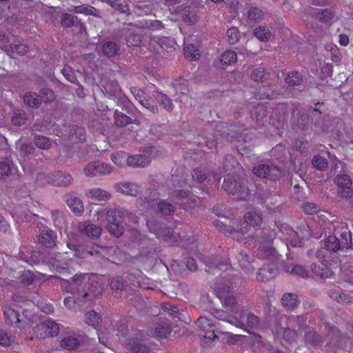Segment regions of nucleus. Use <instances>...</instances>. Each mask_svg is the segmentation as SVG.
Returning <instances> with one entry per match:
<instances>
[{
	"label": "nucleus",
	"instance_id": "obj_33",
	"mask_svg": "<svg viewBox=\"0 0 353 353\" xmlns=\"http://www.w3.org/2000/svg\"><path fill=\"white\" fill-rule=\"evenodd\" d=\"M68 247L70 250L74 252V256L81 259H85L88 256H92L94 253L98 254L99 252L97 250H90L88 248H85L83 245L74 243H68Z\"/></svg>",
	"mask_w": 353,
	"mask_h": 353
},
{
	"label": "nucleus",
	"instance_id": "obj_48",
	"mask_svg": "<svg viewBox=\"0 0 353 353\" xmlns=\"http://www.w3.org/2000/svg\"><path fill=\"white\" fill-rule=\"evenodd\" d=\"M35 148L32 143L24 142L20 144L19 154L21 157H29L34 154Z\"/></svg>",
	"mask_w": 353,
	"mask_h": 353
},
{
	"label": "nucleus",
	"instance_id": "obj_31",
	"mask_svg": "<svg viewBox=\"0 0 353 353\" xmlns=\"http://www.w3.org/2000/svg\"><path fill=\"white\" fill-rule=\"evenodd\" d=\"M153 97L159 105L163 109L168 112H172L173 110L174 106L172 100L168 95L160 92H155Z\"/></svg>",
	"mask_w": 353,
	"mask_h": 353
},
{
	"label": "nucleus",
	"instance_id": "obj_11",
	"mask_svg": "<svg viewBox=\"0 0 353 353\" xmlns=\"http://www.w3.org/2000/svg\"><path fill=\"white\" fill-rule=\"evenodd\" d=\"M279 274V270L274 263L265 264L259 269L256 279L261 282H267L274 279Z\"/></svg>",
	"mask_w": 353,
	"mask_h": 353
},
{
	"label": "nucleus",
	"instance_id": "obj_63",
	"mask_svg": "<svg viewBox=\"0 0 353 353\" xmlns=\"http://www.w3.org/2000/svg\"><path fill=\"white\" fill-rule=\"evenodd\" d=\"M312 165L319 170H325L328 167L327 160L320 155H316L312 159Z\"/></svg>",
	"mask_w": 353,
	"mask_h": 353
},
{
	"label": "nucleus",
	"instance_id": "obj_16",
	"mask_svg": "<svg viewBox=\"0 0 353 353\" xmlns=\"http://www.w3.org/2000/svg\"><path fill=\"white\" fill-rule=\"evenodd\" d=\"M65 200L68 206L74 214L79 216L83 213L84 210L83 202L74 192L65 194Z\"/></svg>",
	"mask_w": 353,
	"mask_h": 353
},
{
	"label": "nucleus",
	"instance_id": "obj_12",
	"mask_svg": "<svg viewBox=\"0 0 353 353\" xmlns=\"http://www.w3.org/2000/svg\"><path fill=\"white\" fill-rule=\"evenodd\" d=\"M85 340V336L80 334L76 336H66L61 341V345L67 350H77L83 345Z\"/></svg>",
	"mask_w": 353,
	"mask_h": 353
},
{
	"label": "nucleus",
	"instance_id": "obj_53",
	"mask_svg": "<svg viewBox=\"0 0 353 353\" xmlns=\"http://www.w3.org/2000/svg\"><path fill=\"white\" fill-rule=\"evenodd\" d=\"M34 144L40 149L48 150L50 148L52 143L51 140L42 135H35L34 137Z\"/></svg>",
	"mask_w": 353,
	"mask_h": 353
},
{
	"label": "nucleus",
	"instance_id": "obj_5",
	"mask_svg": "<svg viewBox=\"0 0 353 353\" xmlns=\"http://www.w3.org/2000/svg\"><path fill=\"white\" fill-rule=\"evenodd\" d=\"M123 213L121 209H110L106 212V229L113 236H121L124 232Z\"/></svg>",
	"mask_w": 353,
	"mask_h": 353
},
{
	"label": "nucleus",
	"instance_id": "obj_27",
	"mask_svg": "<svg viewBox=\"0 0 353 353\" xmlns=\"http://www.w3.org/2000/svg\"><path fill=\"white\" fill-rule=\"evenodd\" d=\"M114 188L117 192L133 196H137L139 192V186L130 182L118 183L114 185Z\"/></svg>",
	"mask_w": 353,
	"mask_h": 353
},
{
	"label": "nucleus",
	"instance_id": "obj_3",
	"mask_svg": "<svg viewBox=\"0 0 353 353\" xmlns=\"http://www.w3.org/2000/svg\"><path fill=\"white\" fill-rule=\"evenodd\" d=\"M248 179L242 177L233 179L228 177L224 180L223 189L238 200H247L251 196V190L248 186Z\"/></svg>",
	"mask_w": 353,
	"mask_h": 353
},
{
	"label": "nucleus",
	"instance_id": "obj_46",
	"mask_svg": "<svg viewBox=\"0 0 353 353\" xmlns=\"http://www.w3.org/2000/svg\"><path fill=\"white\" fill-rule=\"evenodd\" d=\"M88 195L90 198L95 199L98 201H107L111 196V194L108 192L99 188L90 190Z\"/></svg>",
	"mask_w": 353,
	"mask_h": 353
},
{
	"label": "nucleus",
	"instance_id": "obj_9",
	"mask_svg": "<svg viewBox=\"0 0 353 353\" xmlns=\"http://www.w3.org/2000/svg\"><path fill=\"white\" fill-rule=\"evenodd\" d=\"M293 125L302 131L308 130L312 123V119L308 113L304 110L294 109L292 112Z\"/></svg>",
	"mask_w": 353,
	"mask_h": 353
},
{
	"label": "nucleus",
	"instance_id": "obj_43",
	"mask_svg": "<svg viewBox=\"0 0 353 353\" xmlns=\"http://www.w3.org/2000/svg\"><path fill=\"white\" fill-rule=\"evenodd\" d=\"M179 204L181 205V208L184 210L192 209L199 205L200 199L196 195H193L190 193L186 200L179 202Z\"/></svg>",
	"mask_w": 353,
	"mask_h": 353
},
{
	"label": "nucleus",
	"instance_id": "obj_62",
	"mask_svg": "<svg viewBox=\"0 0 353 353\" xmlns=\"http://www.w3.org/2000/svg\"><path fill=\"white\" fill-rule=\"evenodd\" d=\"M105 2L114 9L121 12V13H125L129 10L128 5L121 0H105Z\"/></svg>",
	"mask_w": 353,
	"mask_h": 353
},
{
	"label": "nucleus",
	"instance_id": "obj_56",
	"mask_svg": "<svg viewBox=\"0 0 353 353\" xmlns=\"http://www.w3.org/2000/svg\"><path fill=\"white\" fill-rule=\"evenodd\" d=\"M237 56L234 51L228 50L224 52L220 57V61L222 65H230L236 62Z\"/></svg>",
	"mask_w": 353,
	"mask_h": 353
},
{
	"label": "nucleus",
	"instance_id": "obj_37",
	"mask_svg": "<svg viewBox=\"0 0 353 353\" xmlns=\"http://www.w3.org/2000/svg\"><path fill=\"white\" fill-rule=\"evenodd\" d=\"M23 101L30 108L35 109L38 108L41 104L38 93L34 92L26 93L23 96Z\"/></svg>",
	"mask_w": 353,
	"mask_h": 353
},
{
	"label": "nucleus",
	"instance_id": "obj_28",
	"mask_svg": "<svg viewBox=\"0 0 353 353\" xmlns=\"http://www.w3.org/2000/svg\"><path fill=\"white\" fill-rule=\"evenodd\" d=\"M57 234L51 230H42L39 235V243L46 247L52 248L56 245Z\"/></svg>",
	"mask_w": 353,
	"mask_h": 353
},
{
	"label": "nucleus",
	"instance_id": "obj_59",
	"mask_svg": "<svg viewBox=\"0 0 353 353\" xmlns=\"http://www.w3.org/2000/svg\"><path fill=\"white\" fill-rule=\"evenodd\" d=\"M261 99H275L279 95L280 93L274 89H272V86L269 85L267 87H263L261 89Z\"/></svg>",
	"mask_w": 353,
	"mask_h": 353
},
{
	"label": "nucleus",
	"instance_id": "obj_26",
	"mask_svg": "<svg viewBox=\"0 0 353 353\" xmlns=\"http://www.w3.org/2000/svg\"><path fill=\"white\" fill-rule=\"evenodd\" d=\"M114 98L116 99V103L119 107L121 108V109L125 110L127 113H130L132 103L122 92L120 88H116L114 92Z\"/></svg>",
	"mask_w": 353,
	"mask_h": 353
},
{
	"label": "nucleus",
	"instance_id": "obj_60",
	"mask_svg": "<svg viewBox=\"0 0 353 353\" xmlns=\"http://www.w3.org/2000/svg\"><path fill=\"white\" fill-rule=\"evenodd\" d=\"M176 92L181 94H185L188 92V82L185 79L180 78L172 83Z\"/></svg>",
	"mask_w": 353,
	"mask_h": 353
},
{
	"label": "nucleus",
	"instance_id": "obj_64",
	"mask_svg": "<svg viewBox=\"0 0 353 353\" xmlns=\"http://www.w3.org/2000/svg\"><path fill=\"white\" fill-rule=\"evenodd\" d=\"M329 296L337 301L339 303H351V298L349 295L341 293L339 291L330 290L329 292Z\"/></svg>",
	"mask_w": 353,
	"mask_h": 353
},
{
	"label": "nucleus",
	"instance_id": "obj_47",
	"mask_svg": "<svg viewBox=\"0 0 353 353\" xmlns=\"http://www.w3.org/2000/svg\"><path fill=\"white\" fill-rule=\"evenodd\" d=\"M39 99L41 102L45 103H49L52 102L55 99V94L54 92L48 88H42L39 89Z\"/></svg>",
	"mask_w": 353,
	"mask_h": 353
},
{
	"label": "nucleus",
	"instance_id": "obj_57",
	"mask_svg": "<svg viewBox=\"0 0 353 353\" xmlns=\"http://www.w3.org/2000/svg\"><path fill=\"white\" fill-rule=\"evenodd\" d=\"M76 13H82L87 15H92L94 17H99V10L94 7L91 6H75L74 9Z\"/></svg>",
	"mask_w": 353,
	"mask_h": 353
},
{
	"label": "nucleus",
	"instance_id": "obj_19",
	"mask_svg": "<svg viewBox=\"0 0 353 353\" xmlns=\"http://www.w3.org/2000/svg\"><path fill=\"white\" fill-rule=\"evenodd\" d=\"M49 179L54 185L58 187H67L73 181L70 174L61 171L54 172L49 176Z\"/></svg>",
	"mask_w": 353,
	"mask_h": 353
},
{
	"label": "nucleus",
	"instance_id": "obj_29",
	"mask_svg": "<svg viewBox=\"0 0 353 353\" xmlns=\"http://www.w3.org/2000/svg\"><path fill=\"white\" fill-rule=\"evenodd\" d=\"M49 262L52 264L53 268L59 272H62L68 268L67 259L61 253L54 254V256L49 259Z\"/></svg>",
	"mask_w": 353,
	"mask_h": 353
},
{
	"label": "nucleus",
	"instance_id": "obj_17",
	"mask_svg": "<svg viewBox=\"0 0 353 353\" xmlns=\"http://www.w3.org/2000/svg\"><path fill=\"white\" fill-rule=\"evenodd\" d=\"M151 162V158L148 154H132L128 157L126 163L132 168H145Z\"/></svg>",
	"mask_w": 353,
	"mask_h": 353
},
{
	"label": "nucleus",
	"instance_id": "obj_4",
	"mask_svg": "<svg viewBox=\"0 0 353 353\" xmlns=\"http://www.w3.org/2000/svg\"><path fill=\"white\" fill-rule=\"evenodd\" d=\"M352 234L347 228L341 232V239L334 235H330L324 241V248L330 252H337L345 249L351 248Z\"/></svg>",
	"mask_w": 353,
	"mask_h": 353
},
{
	"label": "nucleus",
	"instance_id": "obj_6",
	"mask_svg": "<svg viewBox=\"0 0 353 353\" xmlns=\"http://www.w3.org/2000/svg\"><path fill=\"white\" fill-rule=\"evenodd\" d=\"M195 324L198 328L203 332V338L209 341H212L218 339L217 334L219 333L223 334H229L228 331L221 329L220 325H217L215 323H213L211 319L205 316H200L195 322Z\"/></svg>",
	"mask_w": 353,
	"mask_h": 353
},
{
	"label": "nucleus",
	"instance_id": "obj_13",
	"mask_svg": "<svg viewBox=\"0 0 353 353\" xmlns=\"http://www.w3.org/2000/svg\"><path fill=\"white\" fill-rule=\"evenodd\" d=\"M335 183L342 189L341 196L348 198L352 196V179L350 176L345 174H339L334 179Z\"/></svg>",
	"mask_w": 353,
	"mask_h": 353
},
{
	"label": "nucleus",
	"instance_id": "obj_55",
	"mask_svg": "<svg viewBox=\"0 0 353 353\" xmlns=\"http://www.w3.org/2000/svg\"><path fill=\"white\" fill-rule=\"evenodd\" d=\"M130 351L132 353H149L150 348L149 347L141 343L138 340H133L130 343Z\"/></svg>",
	"mask_w": 353,
	"mask_h": 353
},
{
	"label": "nucleus",
	"instance_id": "obj_34",
	"mask_svg": "<svg viewBox=\"0 0 353 353\" xmlns=\"http://www.w3.org/2000/svg\"><path fill=\"white\" fill-rule=\"evenodd\" d=\"M39 327L43 330L48 336H57L59 332V325L51 320H47L39 324Z\"/></svg>",
	"mask_w": 353,
	"mask_h": 353
},
{
	"label": "nucleus",
	"instance_id": "obj_14",
	"mask_svg": "<svg viewBox=\"0 0 353 353\" xmlns=\"http://www.w3.org/2000/svg\"><path fill=\"white\" fill-rule=\"evenodd\" d=\"M114 124L118 128H125L130 123H134L137 125H141V121L137 118L132 119L126 114L115 110L113 115Z\"/></svg>",
	"mask_w": 353,
	"mask_h": 353
},
{
	"label": "nucleus",
	"instance_id": "obj_24",
	"mask_svg": "<svg viewBox=\"0 0 353 353\" xmlns=\"http://www.w3.org/2000/svg\"><path fill=\"white\" fill-rule=\"evenodd\" d=\"M303 338L305 344L314 348H319L324 342L322 336L314 330L305 332Z\"/></svg>",
	"mask_w": 353,
	"mask_h": 353
},
{
	"label": "nucleus",
	"instance_id": "obj_2",
	"mask_svg": "<svg viewBox=\"0 0 353 353\" xmlns=\"http://www.w3.org/2000/svg\"><path fill=\"white\" fill-rule=\"evenodd\" d=\"M230 131L231 130L227 124L217 125L213 134V141L215 142V146L217 147L223 140H225L227 142H233L241 154H248L251 151V142L247 141L244 135H232Z\"/></svg>",
	"mask_w": 353,
	"mask_h": 353
},
{
	"label": "nucleus",
	"instance_id": "obj_22",
	"mask_svg": "<svg viewBox=\"0 0 353 353\" xmlns=\"http://www.w3.org/2000/svg\"><path fill=\"white\" fill-rule=\"evenodd\" d=\"M78 231L89 237L97 238L101 234L102 228L96 224L84 222L78 225Z\"/></svg>",
	"mask_w": 353,
	"mask_h": 353
},
{
	"label": "nucleus",
	"instance_id": "obj_39",
	"mask_svg": "<svg viewBox=\"0 0 353 353\" xmlns=\"http://www.w3.org/2000/svg\"><path fill=\"white\" fill-rule=\"evenodd\" d=\"M282 303L289 310H294L299 305L298 296L295 294L286 293L282 297Z\"/></svg>",
	"mask_w": 353,
	"mask_h": 353
},
{
	"label": "nucleus",
	"instance_id": "obj_58",
	"mask_svg": "<svg viewBox=\"0 0 353 353\" xmlns=\"http://www.w3.org/2000/svg\"><path fill=\"white\" fill-rule=\"evenodd\" d=\"M184 55L191 60H197L201 57L199 50L193 44H189L184 48Z\"/></svg>",
	"mask_w": 353,
	"mask_h": 353
},
{
	"label": "nucleus",
	"instance_id": "obj_41",
	"mask_svg": "<svg viewBox=\"0 0 353 353\" xmlns=\"http://www.w3.org/2000/svg\"><path fill=\"white\" fill-rule=\"evenodd\" d=\"M157 235L161 237L165 241H176L177 234L170 228H162L156 231Z\"/></svg>",
	"mask_w": 353,
	"mask_h": 353
},
{
	"label": "nucleus",
	"instance_id": "obj_40",
	"mask_svg": "<svg viewBox=\"0 0 353 353\" xmlns=\"http://www.w3.org/2000/svg\"><path fill=\"white\" fill-rule=\"evenodd\" d=\"M321 267L316 263H312L310 266L311 270L317 276L322 279L329 278L332 275V270L326 265H322Z\"/></svg>",
	"mask_w": 353,
	"mask_h": 353
},
{
	"label": "nucleus",
	"instance_id": "obj_7",
	"mask_svg": "<svg viewBox=\"0 0 353 353\" xmlns=\"http://www.w3.org/2000/svg\"><path fill=\"white\" fill-rule=\"evenodd\" d=\"M252 172L259 178L270 181L279 180L283 174L281 168L272 163H257L252 168Z\"/></svg>",
	"mask_w": 353,
	"mask_h": 353
},
{
	"label": "nucleus",
	"instance_id": "obj_42",
	"mask_svg": "<svg viewBox=\"0 0 353 353\" xmlns=\"http://www.w3.org/2000/svg\"><path fill=\"white\" fill-rule=\"evenodd\" d=\"M144 37L142 34L132 32L126 38L128 47H139L142 45Z\"/></svg>",
	"mask_w": 353,
	"mask_h": 353
},
{
	"label": "nucleus",
	"instance_id": "obj_50",
	"mask_svg": "<svg viewBox=\"0 0 353 353\" xmlns=\"http://www.w3.org/2000/svg\"><path fill=\"white\" fill-rule=\"evenodd\" d=\"M315 14L322 23L330 22L334 17V13L330 9H316Z\"/></svg>",
	"mask_w": 353,
	"mask_h": 353
},
{
	"label": "nucleus",
	"instance_id": "obj_21",
	"mask_svg": "<svg viewBox=\"0 0 353 353\" xmlns=\"http://www.w3.org/2000/svg\"><path fill=\"white\" fill-rule=\"evenodd\" d=\"M263 219V216L261 209H251L244 214V223L253 227L261 225Z\"/></svg>",
	"mask_w": 353,
	"mask_h": 353
},
{
	"label": "nucleus",
	"instance_id": "obj_10",
	"mask_svg": "<svg viewBox=\"0 0 353 353\" xmlns=\"http://www.w3.org/2000/svg\"><path fill=\"white\" fill-rule=\"evenodd\" d=\"M111 172L110 166L101 161H92L88 163L84 168V173L87 176H95L109 174Z\"/></svg>",
	"mask_w": 353,
	"mask_h": 353
},
{
	"label": "nucleus",
	"instance_id": "obj_51",
	"mask_svg": "<svg viewBox=\"0 0 353 353\" xmlns=\"http://www.w3.org/2000/svg\"><path fill=\"white\" fill-rule=\"evenodd\" d=\"M60 25L63 28H70L74 25L75 19L77 17L69 13L61 12L59 15Z\"/></svg>",
	"mask_w": 353,
	"mask_h": 353
},
{
	"label": "nucleus",
	"instance_id": "obj_44",
	"mask_svg": "<svg viewBox=\"0 0 353 353\" xmlns=\"http://www.w3.org/2000/svg\"><path fill=\"white\" fill-rule=\"evenodd\" d=\"M109 283L111 289L114 290H123L128 285L126 280L119 275L112 277L110 279Z\"/></svg>",
	"mask_w": 353,
	"mask_h": 353
},
{
	"label": "nucleus",
	"instance_id": "obj_36",
	"mask_svg": "<svg viewBox=\"0 0 353 353\" xmlns=\"http://www.w3.org/2000/svg\"><path fill=\"white\" fill-rule=\"evenodd\" d=\"M26 262L30 264H40L47 261L46 254L40 250H32L30 256L23 258Z\"/></svg>",
	"mask_w": 353,
	"mask_h": 353
},
{
	"label": "nucleus",
	"instance_id": "obj_32",
	"mask_svg": "<svg viewBox=\"0 0 353 353\" xmlns=\"http://www.w3.org/2000/svg\"><path fill=\"white\" fill-rule=\"evenodd\" d=\"M251 118L253 121L260 125L263 123L267 117L266 108L262 105H256L250 112Z\"/></svg>",
	"mask_w": 353,
	"mask_h": 353
},
{
	"label": "nucleus",
	"instance_id": "obj_38",
	"mask_svg": "<svg viewBox=\"0 0 353 353\" xmlns=\"http://www.w3.org/2000/svg\"><path fill=\"white\" fill-rule=\"evenodd\" d=\"M270 76V73L263 67H257L252 69L250 77L254 81L263 82Z\"/></svg>",
	"mask_w": 353,
	"mask_h": 353
},
{
	"label": "nucleus",
	"instance_id": "obj_30",
	"mask_svg": "<svg viewBox=\"0 0 353 353\" xmlns=\"http://www.w3.org/2000/svg\"><path fill=\"white\" fill-rule=\"evenodd\" d=\"M2 310L3 312L5 322L7 325L11 326L13 324L19 323L21 321L19 319V312L15 311L11 307L5 305L2 307Z\"/></svg>",
	"mask_w": 353,
	"mask_h": 353
},
{
	"label": "nucleus",
	"instance_id": "obj_45",
	"mask_svg": "<svg viewBox=\"0 0 353 353\" xmlns=\"http://www.w3.org/2000/svg\"><path fill=\"white\" fill-rule=\"evenodd\" d=\"M27 114L24 110H17L12 114L11 122L14 125L20 126L25 124L27 121Z\"/></svg>",
	"mask_w": 353,
	"mask_h": 353
},
{
	"label": "nucleus",
	"instance_id": "obj_20",
	"mask_svg": "<svg viewBox=\"0 0 353 353\" xmlns=\"http://www.w3.org/2000/svg\"><path fill=\"white\" fill-rule=\"evenodd\" d=\"M212 314L217 319L229 323L232 325H234L237 327H243L244 324L241 322L237 318L233 316L232 315L229 314L226 312L218 310L213 309L211 312Z\"/></svg>",
	"mask_w": 353,
	"mask_h": 353
},
{
	"label": "nucleus",
	"instance_id": "obj_8",
	"mask_svg": "<svg viewBox=\"0 0 353 353\" xmlns=\"http://www.w3.org/2000/svg\"><path fill=\"white\" fill-rule=\"evenodd\" d=\"M236 258L238 261L239 267L241 270L247 274L252 273L256 267V258L254 255L250 252H246L245 250L239 251Z\"/></svg>",
	"mask_w": 353,
	"mask_h": 353
},
{
	"label": "nucleus",
	"instance_id": "obj_61",
	"mask_svg": "<svg viewBox=\"0 0 353 353\" xmlns=\"http://www.w3.org/2000/svg\"><path fill=\"white\" fill-rule=\"evenodd\" d=\"M157 193L155 191H150L146 196L144 197L143 203L144 207L146 208H152L156 205L158 203Z\"/></svg>",
	"mask_w": 353,
	"mask_h": 353
},
{
	"label": "nucleus",
	"instance_id": "obj_25",
	"mask_svg": "<svg viewBox=\"0 0 353 353\" xmlns=\"http://www.w3.org/2000/svg\"><path fill=\"white\" fill-rule=\"evenodd\" d=\"M5 51L10 57L16 59L18 56L24 55L28 51V48L25 44L14 41L10 44V47H6Z\"/></svg>",
	"mask_w": 353,
	"mask_h": 353
},
{
	"label": "nucleus",
	"instance_id": "obj_52",
	"mask_svg": "<svg viewBox=\"0 0 353 353\" xmlns=\"http://www.w3.org/2000/svg\"><path fill=\"white\" fill-rule=\"evenodd\" d=\"M302 81V76L297 71H292L289 72L285 79V82L290 86L300 85Z\"/></svg>",
	"mask_w": 353,
	"mask_h": 353
},
{
	"label": "nucleus",
	"instance_id": "obj_23",
	"mask_svg": "<svg viewBox=\"0 0 353 353\" xmlns=\"http://www.w3.org/2000/svg\"><path fill=\"white\" fill-rule=\"evenodd\" d=\"M259 250L263 258L272 261V263L279 260L281 254L276 250L272 244H261Z\"/></svg>",
	"mask_w": 353,
	"mask_h": 353
},
{
	"label": "nucleus",
	"instance_id": "obj_35",
	"mask_svg": "<svg viewBox=\"0 0 353 353\" xmlns=\"http://www.w3.org/2000/svg\"><path fill=\"white\" fill-rule=\"evenodd\" d=\"M283 268L286 272H289L295 276H299L302 278H306L308 276L307 270L299 265L284 263Z\"/></svg>",
	"mask_w": 353,
	"mask_h": 353
},
{
	"label": "nucleus",
	"instance_id": "obj_15",
	"mask_svg": "<svg viewBox=\"0 0 353 353\" xmlns=\"http://www.w3.org/2000/svg\"><path fill=\"white\" fill-rule=\"evenodd\" d=\"M241 169V165L232 154H227L222 161L223 172L228 175L236 174Z\"/></svg>",
	"mask_w": 353,
	"mask_h": 353
},
{
	"label": "nucleus",
	"instance_id": "obj_18",
	"mask_svg": "<svg viewBox=\"0 0 353 353\" xmlns=\"http://www.w3.org/2000/svg\"><path fill=\"white\" fill-rule=\"evenodd\" d=\"M101 52L108 58H115L121 54L120 46L113 41H104L101 46Z\"/></svg>",
	"mask_w": 353,
	"mask_h": 353
},
{
	"label": "nucleus",
	"instance_id": "obj_54",
	"mask_svg": "<svg viewBox=\"0 0 353 353\" xmlns=\"http://www.w3.org/2000/svg\"><path fill=\"white\" fill-rule=\"evenodd\" d=\"M159 212L164 216L170 215L175 211V207L165 201H161L157 203Z\"/></svg>",
	"mask_w": 353,
	"mask_h": 353
},
{
	"label": "nucleus",
	"instance_id": "obj_1",
	"mask_svg": "<svg viewBox=\"0 0 353 353\" xmlns=\"http://www.w3.org/2000/svg\"><path fill=\"white\" fill-rule=\"evenodd\" d=\"M71 293L74 297L65 298L64 303L70 305L71 302L82 305L88 302H92L94 298L101 294V288L97 281L90 280L88 275L75 274L70 282Z\"/></svg>",
	"mask_w": 353,
	"mask_h": 353
},
{
	"label": "nucleus",
	"instance_id": "obj_49",
	"mask_svg": "<svg viewBox=\"0 0 353 353\" xmlns=\"http://www.w3.org/2000/svg\"><path fill=\"white\" fill-rule=\"evenodd\" d=\"M171 332V327L166 322H162L157 324L154 333L157 337L166 338Z\"/></svg>",
	"mask_w": 353,
	"mask_h": 353
}]
</instances>
